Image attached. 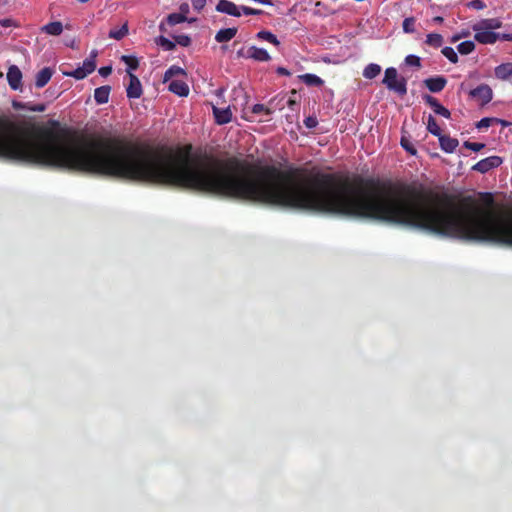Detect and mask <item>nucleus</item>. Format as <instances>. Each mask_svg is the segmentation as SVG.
Here are the masks:
<instances>
[{
	"mask_svg": "<svg viewBox=\"0 0 512 512\" xmlns=\"http://www.w3.org/2000/svg\"><path fill=\"white\" fill-rule=\"evenodd\" d=\"M447 84V79L444 76L430 77L424 80V85L432 93L441 92Z\"/></svg>",
	"mask_w": 512,
	"mask_h": 512,
	"instance_id": "1a4fd4ad",
	"label": "nucleus"
},
{
	"mask_svg": "<svg viewBox=\"0 0 512 512\" xmlns=\"http://www.w3.org/2000/svg\"><path fill=\"white\" fill-rule=\"evenodd\" d=\"M503 163V160L499 156H489L485 159L480 160L475 165L472 166V170L487 173L493 168L499 167Z\"/></svg>",
	"mask_w": 512,
	"mask_h": 512,
	"instance_id": "39448f33",
	"label": "nucleus"
},
{
	"mask_svg": "<svg viewBox=\"0 0 512 512\" xmlns=\"http://www.w3.org/2000/svg\"><path fill=\"white\" fill-rule=\"evenodd\" d=\"M460 38H461V36H460V35H454V36L452 37V39H451V42H452V43H455V42H456V41H458Z\"/></svg>",
	"mask_w": 512,
	"mask_h": 512,
	"instance_id": "5fc2aeb1",
	"label": "nucleus"
},
{
	"mask_svg": "<svg viewBox=\"0 0 512 512\" xmlns=\"http://www.w3.org/2000/svg\"><path fill=\"white\" fill-rule=\"evenodd\" d=\"M468 6L477 10H481L485 8V3L482 0H473L468 4Z\"/></svg>",
	"mask_w": 512,
	"mask_h": 512,
	"instance_id": "a18cd8bd",
	"label": "nucleus"
},
{
	"mask_svg": "<svg viewBox=\"0 0 512 512\" xmlns=\"http://www.w3.org/2000/svg\"><path fill=\"white\" fill-rule=\"evenodd\" d=\"M127 74L129 77V84L126 87L127 97L129 99L140 98L143 94V89L139 78L130 71H127Z\"/></svg>",
	"mask_w": 512,
	"mask_h": 512,
	"instance_id": "423d86ee",
	"label": "nucleus"
},
{
	"mask_svg": "<svg viewBox=\"0 0 512 512\" xmlns=\"http://www.w3.org/2000/svg\"><path fill=\"white\" fill-rule=\"evenodd\" d=\"M475 49V44L473 41H464V42H461L458 46H457V50L460 54L462 55H468L470 53H472Z\"/></svg>",
	"mask_w": 512,
	"mask_h": 512,
	"instance_id": "cd10ccee",
	"label": "nucleus"
},
{
	"mask_svg": "<svg viewBox=\"0 0 512 512\" xmlns=\"http://www.w3.org/2000/svg\"><path fill=\"white\" fill-rule=\"evenodd\" d=\"M500 40H502V41H512V33L500 34Z\"/></svg>",
	"mask_w": 512,
	"mask_h": 512,
	"instance_id": "3c124183",
	"label": "nucleus"
},
{
	"mask_svg": "<svg viewBox=\"0 0 512 512\" xmlns=\"http://www.w3.org/2000/svg\"><path fill=\"white\" fill-rule=\"evenodd\" d=\"M300 80L305 83L307 86H316L320 87L324 84V81L315 74H303L299 76Z\"/></svg>",
	"mask_w": 512,
	"mask_h": 512,
	"instance_id": "412c9836",
	"label": "nucleus"
},
{
	"mask_svg": "<svg viewBox=\"0 0 512 512\" xmlns=\"http://www.w3.org/2000/svg\"><path fill=\"white\" fill-rule=\"evenodd\" d=\"M80 3H86L88 2L89 0H78Z\"/></svg>",
	"mask_w": 512,
	"mask_h": 512,
	"instance_id": "13d9d810",
	"label": "nucleus"
},
{
	"mask_svg": "<svg viewBox=\"0 0 512 512\" xmlns=\"http://www.w3.org/2000/svg\"><path fill=\"white\" fill-rule=\"evenodd\" d=\"M276 98V102H275V105H276V108L278 107L279 109H283L285 105H288L291 109L294 108V106L297 105V102L291 98L289 99H285V97H281V98Z\"/></svg>",
	"mask_w": 512,
	"mask_h": 512,
	"instance_id": "c9c22d12",
	"label": "nucleus"
},
{
	"mask_svg": "<svg viewBox=\"0 0 512 512\" xmlns=\"http://www.w3.org/2000/svg\"><path fill=\"white\" fill-rule=\"evenodd\" d=\"M191 3L195 10L200 11L204 8L206 0H191Z\"/></svg>",
	"mask_w": 512,
	"mask_h": 512,
	"instance_id": "49530a36",
	"label": "nucleus"
},
{
	"mask_svg": "<svg viewBox=\"0 0 512 512\" xmlns=\"http://www.w3.org/2000/svg\"><path fill=\"white\" fill-rule=\"evenodd\" d=\"M256 37L259 39V40H263V41H267L275 46H279L280 45V42L279 40L277 39V37L271 33L270 31H266V30H262L260 32L257 33Z\"/></svg>",
	"mask_w": 512,
	"mask_h": 512,
	"instance_id": "b1692460",
	"label": "nucleus"
},
{
	"mask_svg": "<svg viewBox=\"0 0 512 512\" xmlns=\"http://www.w3.org/2000/svg\"><path fill=\"white\" fill-rule=\"evenodd\" d=\"M157 44L163 47L167 51H172L175 49L176 45L174 42L169 40L168 38L164 36H159L156 40Z\"/></svg>",
	"mask_w": 512,
	"mask_h": 512,
	"instance_id": "f704fd0d",
	"label": "nucleus"
},
{
	"mask_svg": "<svg viewBox=\"0 0 512 512\" xmlns=\"http://www.w3.org/2000/svg\"><path fill=\"white\" fill-rule=\"evenodd\" d=\"M381 72V66L375 63L368 64L363 70V77L366 79H373Z\"/></svg>",
	"mask_w": 512,
	"mask_h": 512,
	"instance_id": "4be33fe9",
	"label": "nucleus"
},
{
	"mask_svg": "<svg viewBox=\"0 0 512 512\" xmlns=\"http://www.w3.org/2000/svg\"><path fill=\"white\" fill-rule=\"evenodd\" d=\"M180 13L186 16V14L189 12V5L187 3H182L179 7Z\"/></svg>",
	"mask_w": 512,
	"mask_h": 512,
	"instance_id": "8fccbe9b",
	"label": "nucleus"
},
{
	"mask_svg": "<svg viewBox=\"0 0 512 512\" xmlns=\"http://www.w3.org/2000/svg\"><path fill=\"white\" fill-rule=\"evenodd\" d=\"M42 31L53 36H58L63 31V25L60 21L50 22L42 27Z\"/></svg>",
	"mask_w": 512,
	"mask_h": 512,
	"instance_id": "aec40b11",
	"label": "nucleus"
},
{
	"mask_svg": "<svg viewBox=\"0 0 512 512\" xmlns=\"http://www.w3.org/2000/svg\"><path fill=\"white\" fill-rule=\"evenodd\" d=\"M486 208L471 197L463 205L453 195L371 177H342L287 169V208L409 226L468 241L512 247V210L496 213L494 197L480 193Z\"/></svg>",
	"mask_w": 512,
	"mask_h": 512,
	"instance_id": "f257e3e1",
	"label": "nucleus"
},
{
	"mask_svg": "<svg viewBox=\"0 0 512 512\" xmlns=\"http://www.w3.org/2000/svg\"><path fill=\"white\" fill-rule=\"evenodd\" d=\"M168 89L180 97H186L189 94V86L181 80H172L169 83Z\"/></svg>",
	"mask_w": 512,
	"mask_h": 512,
	"instance_id": "ddd939ff",
	"label": "nucleus"
},
{
	"mask_svg": "<svg viewBox=\"0 0 512 512\" xmlns=\"http://www.w3.org/2000/svg\"><path fill=\"white\" fill-rule=\"evenodd\" d=\"M472 98L480 101L482 106L488 104L493 98V91L487 84H481L469 92Z\"/></svg>",
	"mask_w": 512,
	"mask_h": 512,
	"instance_id": "20e7f679",
	"label": "nucleus"
},
{
	"mask_svg": "<svg viewBox=\"0 0 512 512\" xmlns=\"http://www.w3.org/2000/svg\"><path fill=\"white\" fill-rule=\"evenodd\" d=\"M423 100L433 109L434 113L441 115L447 119L450 118V111L443 105H441L435 97L431 95H424Z\"/></svg>",
	"mask_w": 512,
	"mask_h": 512,
	"instance_id": "9d476101",
	"label": "nucleus"
},
{
	"mask_svg": "<svg viewBox=\"0 0 512 512\" xmlns=\"http://www.w3.org/2000/svg\"><path fill=\"white\" fill-rule=\"evenodd\" d=\"M237 32L238 29L235 27L220 29L215 35V40L218 43L228 42L236 36Z\"/></svg>",
	"mask_w": 512,
	"mask_h": 512,
	"instance_id": "f3484780",
	"label": "nucleus"
},
{
	"mask_svg": "<svg viewBox=\"0 0 512 512\" xmlns=\"http://www.w3.org/2000/svg\"><path fill=\"white\" fill-rule=\"evenodd\" d=\"M441 52L450 62L454 64L458 62V55L452 47L446 46L442 49Z\"/></svg>",
	"mask_w": 512,
	"mask_h": 512,
	"instance_id": "72a5a7b5",
	"label": "nucleus"
},
{
	"mask_svg": "<svg viewBox=\"0 0 512 512\" xmlns=\"http://www.w3.org/2000/svg\"><path fill=\"white\" fill-rule=\"evenodd\" d=\"M275 102H276V98H273L269 101L268 106H265L264 104H255L252 107V112L254 114L265 113L266 115H270L276 109Z\"/></svg>",
	"mask_w": 512,
	"mask_h": 512,
	"instance_id": "6ab92c4d",
	"label": "nucleus"
},
{
	"mask_svg": "<svg viewBox=\"0 0 512 512\" xmlns=\"http://www.w3.org/2000/svg\"><path fill=\"white\" fill-rule=\"evenodd\" d=\"M427 130L431 134H433L434 136H437V137H439L442 134L441 129H440L439 125L437 124L436 119L432 115L428 116Z\"/></svg>",
	"mask_w": 512,
	"mask_h": 512,
	"instance_id": "bb28decb",
	"label": "nucleus"
},
{
	"mask_svg": "<svg viewBox=\"0 0 512 512\" xmlns=\"http://www.w3.org/2000/svg\"><path fill=\"white\" fill-rule=\"evenodd\" d=\"M0 25L2 27H12V26H15V22L11 18H5V19H0Z\"/></svg>",
	"mask_w": 512,
	"mask_h": 512,
	"instance_id": "de8ad7c7",
	"label": "nucleus"
},
{
	"mask_svg": "<svg viewBox=\"0 0 512 512\" xmlns=\"http://www.w3.org/2000/svg\"><path fill=\"white\" fill-rule=\"evenodd\" d=\"M216 10L220 13L234 17L241 16V7H238L235 3L229 0H219L216 5Z\"/></svg>",
	"mask_w": 512,
	"mask_h": 512,
	"instance_id": "6e6552de",
	"label": "nucleus"
},
{
	"mask_svg": "<svg viewBox=\"0 0 512 512\" xmlns=\"http://www.w3.org/2000/svg\"><path fill=\"white\" fill-rule=\"evenodd\" d=\"M440 147L446 153H452L457 148L459 142L456 138H452L448 135L441 134L439 137Z\"/></svg>",
	"mask_w": 512,
	"mask_h": 512,
	"instance_id": "f8f14e48",
	"label": "nucleus"
},
{
	"mask_svg": "<svg viewBox=\"0 0 512 512\" xmlns=\"http://www.w3.org/2000/svg\"><path fill=\"white\" fill-rule=\"evenodd\" d=\"M241 12H243L245 15H260L263 13V11L260 9H254L247 6H241Z\"/></svg>",
	"mask_w": 512,
	"mask_h": 512,
	"instance_id": "37998d69",
	"label": "nucleus"
},
{
	"mask_svg": "<svg viewBox=\"0 0 512 512\" xmlns=\"http://www.w3.org/2000/svg\"><path fill=\"white\" fill-rule=\"evenodd\" d=\"M426 44L434 48H439L443 43L442 35L438 33H430L427 35Z\"/></svg>",
	"mask_w": 512,
	"mask_h": 512,
	"instance_id": "a878e982",
	"label": "nucleus"
},
{
	"mask_svg": "<svg viewBox=\"0 0 512 512\" xmlns=\"http://www.w3.org/2000/svg\"><path fill=\"white\" fill-rule=\"evenodd\" d=\"M248 56L260 62H267L271 59L269 53L265 49L258 48L256 46H252L248 49Z\"/></svg>",
	"mask_w": 512,
	"mask_h": 512,
	"instance_id": "dca6fc26",
	"label": "nucleus"
},
{
	"mask_svg": "<svg viewBox=\"0 0 512 512\" xmlns=\"http://www.w3.org/2000/svg\"><path fill=\"white\" fill-rule=\"evenodd\" d=\"M405 63L409 66H415V67L421 66L420 58L416 55H408L405 58Z\"/></svg>",
	"mask_w": 512,
	"mask_h": 512,
	"instance_id": "79ce46f5",
	"label": "nucleus"
},
{
	"mask_svg": "<svg viewBox=\"0 0 512 512\" xmlns=\"http://www.w3.org/2000/svg\"><path fill=\"white\" fill-rule=\"evenodd\" d=\"M213 115L215 118V122L219 125L227 124L232 120V112L230 110V107L218 108L216 106H213Z\"/></svg>",
	"mask_w": 512,
	"mask_h": 512,
	"instance_id": "9b49d317",
	"label": "nucleus"
},
{
	"mask_svg": "<svg viewBox=\"0 0 512 512\" xmlns=\"http://www.w3.org/2000/svg\"><path fill=\"white\" fill-rule=\"evenodd\" d=\"M112 73V67L104 66L99 69V74L103 77H107Z\"/></svg>",
	"mask_w": 512,
	"mask_h": 512,
	"instance_id": "09e8293b",
	"label": "nucleus"
},
{
	"mask_svg": "<svg viewBox=\"0 0 512 512\" xmlns=\"http://www.w3.org/2000/svg\"><path fill=\"white\" fill-rule=\"evenodd\" d=\"M34 110H35V111H43V110H44V107H43V106H41V107H39V108H37V109H34Z\"/></svg>",
	"mask_w": 512,
	"mask_h": 512,
	"instance_id": "6e6d98bb",
	"label": "nucleus"
},
{
	"mask_svg": "<svg viewBox=\"0 0 512 512\" xmlns=\"http://www.w3.org/2000/svg\"><path fill=\"white\" fill-rule=\"evenodd\" d=\"M185 75V71L176 65L171 66L164 74V82L169 81L172 77L176 75Z\"/></svg>",
	"mask_w": 512,
	"mask_h": 512,
	"instance_id": "c756f323",
	"label": "nucleus"
},
{
	"mask_svg": "<svg viewBox=\"0 0 512 512\" xmlns=\"http://www.w3.org/2000/svg\"><path fill=\"white\" fill-rule=\"evenodd\" d=\"M159 28H160V30H161V31H165V28H164V25H163V24H161V25L159 26Z\"/></svg>",
	"mask_w": 512,
	"mask_h": 512,
	"instance_id": "4d7b16f0",
	"label": "nucleus"
},
{
	"mask_svg": "<svg viewBox=\"0 0 512 512\" xmlns=\"http://www.w3.org/2000/svg\"><path fill=\"white\" fill-rule=\"evenodd\" d=\"M54 71L50 67L41 69L35 76V86L37 88L44 87L51 79Z\"/></svg>",
	"mask_w": 512,
	"mask_h": 512,
	"instance_id": "4468645a",
	"label": "nucleus"
},
{
	"mask_svg": "<svg viewBox=\"0 0 512 512\" xmlns=\"http://www.w3.org/2000/svg\"><path fill=\"white\" fill-rule=\"evenodd\" d=\"M474 39L481 44H494L497 40H500V33L490 31L488 29L474 26Z\"/></svg>",
	"mask_w": 512,
	"mask_h": 512,
	"instance_id": "7ed1b4c3",
	"label": "nucleus"
},
{
	"mask_svg": "<svg viewBox=\"0 0 512 512\" xmlns=\"http://www.w3.org/2000/svg\"><path fill=\"white\" fill-rule=\"evenodd\" d=\"M166 20L170 26H174V25L185 22L187 20V17L184 16L183 14L172 13L167 16Z\"/></svg>",
	"mask_w": 512,
	"mask_h": 512,
	"instance_id": "7c9ffc66",
	"label": "nucleus"
},
{
	"mask_svg": "<svg viewBox=\"0 0 512 512\" xmlns=\"http://www.w3.org/2000/svg\"><path fill=\"white\" fill-rule=\"evenodd\" d=\"M96 56H97V52L92 51L90 57L83 61V65L81 67L88 73V75L91 74L96 69V62H95Z\"/></svg>",
	"mask_w": 512,
	"mask_h": 512,
	"instance_id": "393cba45",
	"label": "nucleus"
},
{
	"mask_svg": "<svg viewBox=\"0 0 512 512\" xmlns=\"http://www.w3.org/2000/svg\"><path fill=\"white\" fill-rule=\"evenodd\" d=\"M174 40L177 44L183 47H187L191 44V38L188 35L180 34L174 36Z\"/></svg>",
	"mask_w": 512,
	"mask_h": 512,
	"instance_id": "ea45409f",
	"label": "nucleus"
},
{
	"mask_svg": "<svg viewBox=\"0 0 512 512\" xmlns=\"http://www.w3.org/2000/svg\"><path fill=\"white\" fill-rule=\"evenodd\" d=\"M402 27L405 33H413L415 31V19L413 17L405 18Z\"/></svg>",
	"mask_w": 512,
	"mask_h": 512,
	"instance_id": "4c0bfd02",
	"label": "nucleus"
},
{
	"mask_svg": "<svg viewBox=\"0 0 512 512\" xmlns=\"http://www.w3.org/2000/svg\"><path fill=\"white\" fill-rule=\"evenodd\" d=\"M7 81L11 89L19 90L22 87V72L16 65H11L7 72Z\"/></svg>",
	"mask_w": 512,
	"mask_h": 512,
	"instance_id": "0eeeda50",
	"label": "nucleus"
},
{
	"mask_svg": "<svg viewBox=\"0 0 512 512\" xmlns=\"http://www.w3.org/2000/svg\"><path fill=\"white\" fill-rule=\"evenodd\" d=\"M494 123H501L502 125L506 126L508 123L504 120H501V119H498V118H494V117H485V118H482L477 124H476V127L477 129L481 130V129H484V128H488L490 127L492 124Z\"/></svg>",
	"mask_w": 512,
	"mask_h": 512,
	"instance_id": "5701e85b",
	"label": "nucleus"
},
{
	"mask_svg": "<svg viewBox=\"0 0 512 512\" xmlns=\"http://www.w3.org/2000/svg\"><path fill=\"white\" fill-rule=\"evenodd\" d=\"M463 145L465 148L472 150L474 152H478L485 147L484 143L470 142V141H465Z\"/></svg>",
	"mask_w": 512,
	"mask_h": 512,
	"instance_id": "a19ab883",
	"label": "nucleus"
},
{
	"mask_svg": "<svg viewBox=\"0 0 512 512\" xmlns=\"http://www.w3.org/2000/svg\"><path fill=\"white\" fill-rule=\"evenodd\" d=\"M400 144L411 155H415L416 154L417 150L415 149L414 145L412 144V142L409 140L408 137L403 135L401 137Z\"/></svg>",
	"mask_w": 512,
	"mask_h": 512,
	"instance_id": "e433bc0d",
	"label": "nucleus"
},
{
	"mask_svg": "<svg viewBox=\"0 0 512 512\" xmlns=\"http://www.w3.org/2000/svg\"><path fill=\"white\" fill-rule=\"evenodd\" d=\"M443 21H444V19L441 16H436L433 18V22L438 23V24H441Z\"/></svg>",
	"mask_w": 512,
	"mask_h": 512,
	"instance_id": "864d4df0",
	"label": "nucleus"
},
{
	"mask_svg": "<svg viewBox=\"0 0 512 512\" xmlns=\"http://www.w3.org/2000/svg\"><path fill=\"white\" fill-rule=\"evenodd\" d=\"M111 92V87L109 85H104L98 87L94 91V99L97 104H105L109 101V95Z\"/></svg>",
	"mask_w": 512,
	"mask_h": 512,
	"instance_id": "a211bd4d",
	"label": "nucleus"
},
{
	"mask_svg": "<svg viewBox=\"0 0 512 512\" xmlns=\"http://www.w3.org/2000/svg\"><path fill=\"white\" fill-rule=\"evenodd\" d=\"M382 84L400 96L407 94V80L404 77H398L397 69L394 67H389L385 70Z\"/></svg>",
	"mask_w": 512,
	"mask_h": 512,
	"instance_id": "f03ea898",
	"label": "nucleus"
},
{
	"mask_svg": "<svg viewBox=\"0 0 512 512\" xmlns=\"http://www.w3.org/2000/svg\"><path fill=\"white\" fill-rule=\"evenodd\" d=\"M64 74L77 80L84 79L88 75V73L82 67H78L71 72H65Z\"/></svg>",
	"mask_w": 512,
	"mask_h": 512,
	"instance_id": "58836bf2",
	"label": "nucleus"
},
{
	"mask_svg": "<svg viewBox=\"0 0 512 512\" xmlns=\"http://www.w3.org/2000/svg\"><path fill=\"white\" fill-rule=\"evenodd\" d=\"M304 124L307 128L313 129L318 125V120L315 116H309L304 120Z\"/></svg>",
	"mask_w": 512,
	"mask_h": 512,
	"instance_id": "c03bdc74",
	"label": "nucleus"
},
{
	"mask_svg": "<svg viewBox=\"0 0 512 512\" xmlns=\"http://www.w3.org/2000/svg\"><path fill=\"white\" fill-rule=\"evenodd\" d=\"M277 73L279 75H283V76H289L290 75V72L286 68H284V67H278L277 68Z\"/></svg>",
	"mask_w": 512,
	"mask_h": 512,
	"instance_id": "603ef678",
	"label": "nucleus"
},
{
	"mask_svg": "<svg viewBox=\"0 0 512 512\" xmlns=\"http://www.w3.org/2000/svg\"><path fill=\"white\" fill-rule=\"evenodd\" d=\"M480 25L482 28L492 31L494 29L501 28L502 22L497 18H490L483 20Z\"/></svg>",
	"mask_w": 512,
	"mask_h": 512,
	"instance_id": "c85d7f7f",
	"label": "nucleus"
},
{
	"mask_svg": "<svg viewBox=\"0 0 512 512\" xmlns=\"http://www.w3.org/2000/svg\"><path fill=\"white\" fill-rule=\"evenodd\" d=\"M127 33H128V27H127V24H124L119 29H112V30H110L109 37L113 38V39H116V40H121L124 36L127 35Z\"/></svg>",
	"mask_w": 512,
	"mask_h": 512,
	"instance_id": "2f4dec72",
	"label": "nucleus"
},
{
	"mask_svg": "<svg viewBox=\"0 0 512 512\" xmlns=\"http://www.w3.org/2000/svg\"><path fill=\"white\" fill-rule=\"evenodd\" d=\"M121 60L128 66V71L136 70L139 66V61L135 56L123 55Z\"/></svg>",
	"mask_w": 512,
	"mask_h": 512,
	"instance_id": "473e14b6",
	"label": "nucleus"
},
{
	"mask_svg": "<svg viewBox=\"0 0 512 512\" xmlns=\"http://www.w3.org/2000/svg\"><path fill=\"white\" fill-rule=\"evenodd\" d=\"M495 77L499 80L505 81L508 80L512 76V63H502L495 67L494 70Z\"/></svg>",
	"mask_w": 512,
	"mask_h": 512,
	"instance_id": "2eb2a0df",
	"label": "nucleus"
}]
</instances>
